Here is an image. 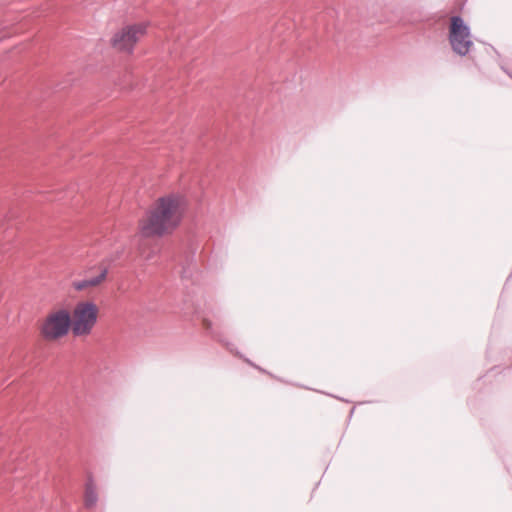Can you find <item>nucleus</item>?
Segmentation results:
<instances>
[{"label": "nucleus", "instance_id": "nucleus-1", "mask_svg": "<svg viewBox=\"0 0 512 512\" xmlns=\"http://www.w3.org/2000/svg\"><path fill=\"white\" fill-rule=\"evenodd\" d=\"M181 202V198L174 194L159 198L141 222L142 235L163 236L172 232L182 218Z\"/></svg>", "mask_w": 512, "mask_h": 512}, {"label": "nucleus", "instance_id": "nucleus-2", "mask_svg": "<svg viewBox=\"0 0 512 512\" xmlns=\"http://www.w3.org/2000/svg\"><path fill=\"white\" fill-rule=\"evenodd\" d=\"M98 307L90 301L76 304L71 317L72 333L76 337L89 335L97 323Z\"/></svg>", "mask_w": 512, "mask_h": 512}, {"label": "nucleus", "instance_id": "nucleus-3", "mask_svg": "<svg viewBox=\"0 0 512 512\" xmlns=\"http://www.w3.org/2000/svg\"><path fill=\"white\" fill-rule=\"evenodd\" d=\"M71 328V315L66 309L50 313L41 326L42 336L49 341L66 336Z\"/></svg>", "mask_w": 512, "mask_h": 512}, {"label": "nucleus", "instance_id": "nucleus-4", "mask_svg": "<svg viewBox=\"0 0 512 512\" xmlns=\"http://www.w3.org/2000/svg\"><path fill=\"white\" fill-rule=\"evenodd\" d=\"M449 41L453 51L460 56L467 55L473 45L470 28L460 16L451 17Z\"/></svg>", "mask_w": 512, "mask_h": 512}, {"label": "nucleus", "instance_id": "nucleus-5", "mask_svg": "<svg viewBox=\"0 0 512 512\" xmlns=\"http://www.w3.org/2000/svg\"><path fill=\"white\" fill-rule=\"evenodd\" d=\"M146 23L127 25L115 33L112 44L119 51L131 53L135 44L145 35Z\"/></svg>", "mask_w": 512, "mask_h": 512}, {"label": "nucleus", "instance_id": "nucleus-6", "mask_svg": "<svg viewBox=\"0 0 512 512\" xmlns=\"http://www.w3.org/2000/svg\"><path fill=\"white\" fill-rule=\"evenodd\" d=\"M107 268H100L96 275H87L84 279L74 281L73 287L77 291L99 286L107 277Z\"/></svg>", "mask_w": 512, "mask_h": 512}, {"label": "nucleus", "instance_id": "nucleus-7", "mask_svg": "<svg viewBox=\"0 0 512 512\" xmlns=\"http://www.w3.org/2000/svg\"><path fill=\"white\" fill-rule=\"evenodd\" d=\"M97 493L95 491V487L93 485V482L90 480L86 484V492H85V506L87 508L93 507L97 502Z\"/></svg>", "mask_w": 512, "mask_h": 512}, {"label": "nucleus", "instance_id": "nucleus-8", "mask_svg": "<svg viewBox=\"0 0 512 512\" xmlns=\"http://www.w3.org/2000/svg\"><path fill=\"white\" fill-rule=\"evenodd\" d=\"M204 325L207 330H212L211 323L208 320H204Z\"/></svg>", "mask_w": 512, "mask_h": 512}]
</instances>
